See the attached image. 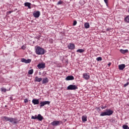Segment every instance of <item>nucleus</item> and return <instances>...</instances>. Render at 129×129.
Segmentation results:
<instances>
[{
    "instance_id": "obj_39",
    "label": "nucleus",
    "mask_w": 129,
    "mask_h": 129,
    "mask_svg": "<svg viewBox=\"0 0 129 129\" xmlns=\"http://www.w3.org/2000/svg\"><path fill=\"white\" fill-rule=\"evenodd\" d=\"M128 81H129V79H128Z\"/></svg>"
},
{
    "instance_id": "obj_33",
    "label": "nucleus",
    "mask_w": 129,
    "mask_h": 129,
    "mask_svg": "<svg viewBox=\"0 0 129 129\" xmlns=\"http://www.w3.org/2000/svg\"><path fill=\"white\" fill-rule=\"evenodd\" d=\"M101 108H102V109H104L106 108V106H102Z\"/></svg>"
},
{
    "instance_id": "obj_26",
    "label": "nucleus",
    "mask_w": 129,
    "mask_h": 129,
    "mask_svg": "<svg viewBox=\"0 0 129 129\" xmlns=\"http://www.w3.org/2000/svg\"><path fill=\"white\" fill-rule=\"evenodd\" d=\"M122 127L124 129H129V127L127 126V125H123Z\"/></svg>"
},
{
    "instance_id": "obj_7",
    "label": "nucleus",
    "mask_w": 129,
    "mask_h": 129,
    "mask_svg": "<svg viewBox=\"0 0 129 129\" xmlns=\"http://www.w3.org/2000/svg\"><path fill=\"white\" fill-rule=\"evenodd\" d=\"M31 61L32 59H26L24 58L21 59V62H22L23 63H26V64H29V63H31Z\"/></svg>"
},
{
    "instance_id": "obj_4",
    "label": "nucleus",
    "mask_w": 129,
    "mask_h": 129,
    "mask_svg": "<svg viewBox=\"0 0 129 129\" xmlns=\"http://www.w3.org/2000/svg\"><path fill=\"white\" fill-rule=\"evenodd\" d=\"M32 119H38L40 121H42V119H44V117L40 114H38L37 116L35 115V116H32Z\"/></svg>"
},
{
    "instance_id": "obj_21",
    "label": "nucleus",
    "mask_w": 129,
    "mask_h": 129,
    "mask_svg": "<svg viewBox=\"0 0 129 129\" xmlns=\"http://www.w3.org/2000/svg\"><path fill=\"white\" fill-rule=\"evenodd\" d=\"M124 21L126 23H129V15L124 18Z\"/></svg>"
},
{
    "instance_id": "obj_13",
    "label": "nucleus",
    "mask_w": 129,
    "mask_h": 129,
    "mask_svg": "<svg viewBox=\"0 0 129 129\" xmlns=\"http://www.w3.org/2000/svg\"><path fill=\"white\" fill-rule=\"evenodd\" d=\"M32 103L34 104V105H38L39 103H40V102L39 101V99H34L32 101Z\"/></svg>"
},
{
    "instance_id": "obj_11",
    "label": "nucleus",
    "mask_w": 129,
    "mask_h": 129,
    "mask_svg": "<svg viewBox=\"0 0 129 129\" xmlns=\"http://www.w3.org/2000/svg\"><path fill=\"white\" fill-rule=\"evenodd\" d=\"M83 78L86 80H88L90 78V76H89V74L88 73H84L83 74Z\"/></svg>"
},
{
    "instance_id": "obj_20",
    "label": "nucleus",
    "mask_w": 129,
    "mask_h": 129,
    "mask_svg": "<svg viewBox=\"0 0 129 129\" xmlns=\"http://www.w3.org/2000/svg\"><path fill=\"white\" fill-rule=\"evenodd\" d=\"M120 52H121L122 53V54H125V53H127V52H128V50L127 49H120Z\"/></svg>"
},
{
    "instance_id": "obj_5",
    "label": "nucleus",
    "mask_w": 129,
    "mask_h": 129,
    "mask_svg": "<svg viewBox=\"0 0 129 129\" xmlns=\"http://www.w3.org/2000/svg\"><path fill=\"white\" fill-rule=\"evenodd\" d=\"M78 87L75 85H70L67 87L68 90H76Z\"/></svg>"
},
{
    "instance_id": "obj_31",
    "label": "nucleus",
    "mask_w": 129,
    "mask_h": 129,
    "mask_svg": "<svg viewBox=\"0 0 129 129\" xmlns=\"http://www.w3.org/2000/svg\"><path fill=\"white\" fill-rule=\"evenodd\" d=\"M104 1L106 5H107V4L108 3V0H104Z\"/></svg>"
},
{
    "instance_id": "obj_35",
    "label": "nucleus",
    "mask_w": 129,
    "mask_h": 129,
    "mask_svg": "<svg viewBox=\"0 0 129 129\" xmlns=\"http://www.w3.org/2000/svg\"><path fill=\"white\" fill-rule=\"evenodd\" d=\"M10 100H13V97H10Z\"/></svg>"
},
{
    "instance_id": "obj_23",
    "label": "nucleus",
    "mask_w": 129,
    "mask_h": 129,
    "mask_svg": "<svg viewBox=\"0 0 129 129\" xmlns=\"http://www.w3.org/2000/svg\"><path fill=\"white\" fill-rule=\"evenodd\" d=\"M28 73V74H30V75H32V74H33V73H34V70L31 69V70H29Z\"/></svg>"
},
{
    "instance_id": "obj_38",
    "label": "nucleus",
    "mask_w": 129,
    "mask_h": 129,
    "mask_svg": "<svg viewBox=\"0 0 129 129\" xmlns=\"http://www.w3.org/2000/svg\"><path fill=\"white\" fill-rule=\"evenodd\" d=\"M107 31H109V30L108 29H107Z\"/></svg>"
},
{
    "instance_id": "obj_2",
    "label": "nucleus",
    "mask_w": 129,
    "mask_h": 129,
    "mask_svg": "<svg viewBox=\"0 0 129 129\" xmlns=\"http://www.w3.org/2000/svg\"><path fill=\"white\" fill-rule=\"evenodd\" d=\"M113 113V111L110 110V109H106V111L105 112H102L100 114V116H105V115H111Z\"/></svg>"
},
{
    "instance_id": "obj_9",
    "label": "nucleus",
    "mask_w": 129,
    "mask_h": 129,
    "mask_svg": "<svg viewBox=\"0 0 129 129\" xmlns=\"http://www.w3.org/2000/svg\"><path fill=\"white\" fill-rule=\"evenodd\" d=\"M68 47L69 50H74L75 49V45L74 43H70L69 45H68Z\"/></svg>"
},
{
    "instance_id": "obj_16",
    "label": "nucleus",
    "mask_w": 129,
    "mask_h": 129,
    "mask_svg": "<svg viewBox=\"0 0 129 129\" xmlns=\"http://www.w3.org/2000/svg\"><path fill=\"white\" fill-rule=\"evenodd\" d=\"M119 70H123L124 68H125V65L124 64H121L118 66Z\"/></svg>"
},
{
    "instance_id": "obj_12",
    "label": "nucleus",
    "mask_w": 129,
    "mask_h": 129,
    "mask_svg": "<svg viewBox=\"0 0 129 129\" xmlns=\"http://www.w3.org/2000/svg\"><path fill=\"white\" fill-rule=\"evenodd\" d=\"M37 67L39 69H44L45 67V63H39L37 65Z\"/></svg>"
},
{
    "instance_id": "obj_22",
    "label": "nucleus",
    "mask_w": 129,
    "mask_h": 129,
    "mask_svg": "<svg viewBox=\"0 0 129 129\" xmlns=\"http://www.w3.org/2000/svg\"><path fill=\"white\" fill-rule=\"evenodd\" d=\"M82 121L85 122L87 121V117L85 116H83L82 117Z\"/></svg>"
},
{
    "instance_id": "obj_1",
    "label": "nucleus",
    "mask_w": 129,
    "mask_h": 129,
    "mask_svg": "<svg viewBox=\"0 0 129 129\" xmlns=\"http://www.w3.org/2000/svg\"><path fill=\"white\" fill-rule=\"evenodd\" d=\"M3 120H6V121H9V122H12L13 124H18L19 123V120L17 118L9 117L7 116L3 117Z\"/></svg>"
},
{
    "instance_id": "obj_15",
    "label": "nucleus",
    "mask_w": 129,
    "mask_h": 129,
    "mask_svg": "<svg viewBox=\"0 0 129 129\" xmlns=\"http://www.w3.org/2000/svg\"><path fill=\"white\" fill-rule=\"evenodd\" d=\"M66 80H74V77L73 76H69L66 78Z\"/></svg>"
},
{
    "instance_id": "obj_28",
    "label": "nucleus",
    "mask_w": 129,
    "mask_h": 129,
    "mask_svg": "<svg viewBox=\"0 0 129 129\" xmlns=\"http://www.w3.org/2000/svg\"><path fill=\"white\" fill-rule=\"evenodd\" d=\"M1 90H2V91H3L4 92H7L6 89L1 88Z\"/></svg>"
},
{
    "instance_id": "obj_14",
    "label": "nucleus",
    "mask_w": 129,
    "mask_h": 129,
    "mask_svg": "<svg viewBox=\"0 0 129 129\" xmlns=\"http://www.w3.org/2000/svg\"><path fill=\"white\" fill-rule=\"evenodd\" d=\"M49 82L48 78H43L42 80V84H47Z\"/></svg>"
},
{
    "instance_id": "obj_24",
    "label": "nucleus",
    "mask_w": 129,
    "mask_h": 129,
    "mask_svg": "<svg viewBox=\"0 0 129 129\" xmlns=\"http://www.w3.org/2000/svg\"><path fill=\"white\" fill-rule=\"evenodd\" d=\"M77 52L79 53H83V52H84V50L83 49H79L77 50Z\"/></svg>"
},
{
    "instance_id": "obj_6",
    "label": "nucleus",
    "mask_w": 129,
    "mask_h": 129,
    "mask_svg": "<svg viewBox=\"0 0 129 129\" xmlns=\"http://www.w3.org/2000/svg\"><path fill=\"white\" fill-rule=\"evenodd\" d=\"M50 103V102L49 101H42L40 103V107H43V106H45L46 104H47V105H49Z\"/></svg>"
},
{
    "instance_id": "obj_25",
    "label": "nucleus",
    "mask_w": 129,
    "mask_h": 129,
    "mask_svg": "<svg viewBox=\"0 0 129 129\" xmlns=\"http://www.w3.org/2000/svg\"><path fill=\"white\" fill-rule=\"evenodd\" d=\"M97 61H102V57H98L96 58Z\"/></svg>"
},
{
    "instance_id": "obj_10",
    "label": "nucleus",
    "mask_w": 129,
    "mask_h": 129,
    "mask_svg": "<svg viewBox=\"0 0 129 129\" xmlns=\"http://www.w3.org/2000/svg\"><path fill=\"white\" fill-rule=\"evenodd\" d=\"M40 11H34L33 13V16L34 18H39V17H40Z\"/></svg>"
},
{
    "instance_id": "obj_29",
    "label": "nucleus",
    "mask_w": 129,
    "mask_h": 129,
    "mask_svg": "<svg viewBox=\"0 0 129 129\" xmlns=\"http://www.w3.org/2000/svg\"><path fill=\"white\" fill-rule=\"evenodd\" d=\"M129 83L127 82L126 84H124V87H126V86H127V85H128Z\"/></svg>"
},
{
    "instance_id": "obj_32",
    "label": "nucleus",
    "mask_w": 129,
    "mask_h": 129,
    "mask_svg": "<svg viewBox=\"0 0 129 129\" xmlns=\"http://www.w3.org/2000/svg\"><path fill=\"white\" fill-rule=\"evenodd\" d=\"M57 5H62V2H61V1H59V2L57 3Z\"/></svg>"
},
{
    "instance_id": "obj_19",
    "label": "nucleus",
    "mask_w": 129,
    "mask_h": 129,
    "mask_svg": "<svg viewBox=\"0 0 129 129\" xmlns=\"http://www.w3.org/2000/svg\"><path fill=\"white\" fill-rule=\"evenodd\" d=\"M84 27L85 29H89L90 25H89V23H85L84 24Z\"/></svg>"
},
{
    "instance_id": "obj_27",
    "label": "nucleus",
    "mask_w": 129,
    "mask_h": 129,
    "mask_svg": "<svg viewBox=\"0 0 129 129\" xmlns=\"http://www.w3.org/2000/svg\"><path fill=\"white\" fill-rule=\"evenodd\" d=\"M73 26H76L77 25V21L76 20H75L73 22Z\"/></svg>"
},
{
    "instance_id": "obj_8",
    "label": "nucleus",
    "mask_w": 129,
    "mask_h": 129,
    "mask_svg": "<svg viewBox=\"0 0 129 129\" xmlns=\"http://www.w3.org/2000/svg\"><path fill=\"white\" fill-rule=\"evenodd\" d=\"M51 125L57 126L60 124V121L54 120L51 123Z\"/></svg>"
},
{
    "instance_id": "obj_18",
    "label": "nucleus",
    "mask_w": 129,
    "mask_h": 129,
    "mask_svg": "<svg viewBox=\"0 0 129 129\" xmlns=\"http://www.w3.org/2000/svg\"><path fill=\"white\" fill-rule=\"evenodd\" d=\"M24 5L25 7H28V9H31V3L26 2Z\"/></svg>"
},
{
    "instance_id": "obj_17",
    "label": "nucleus",
    "mask_w": 129,
    "mask_h": 129,
    "mask_svg": "<svg viewBox=\"0 0 129 129\" xmlns=\"http://www.w3.org/2000/svg\"><path fill=\"white\" fill-rule=\"evenodd\" d=\"M42 78H39L38 77H35V81H36V82H41V81H42Z\"/></svg>"
},
{
    "instance_id": "obj_30",
    "label": "nucleus",
    "mask_w": 129,
    "mask_h": 129,
    "mask_svg": "<svg viewBox=\"0 0 129 129\" xmlns=\"http://www.w3.org/2000/svg\"><path fill=\"white\" fill-rule=\"evenodd\" d=\"M24 102H25V103H27L29 102V100H28V99H25L24 100Z\"/></svg>"
},
{
    "instance_id": "obj_37",
    "label": "nucleus",
    "mask_w": 129,
    "mask_h": 129,
    "mask_svg": "<svg viewBox=\"0 0 129 129\" xmlns=\"http://www.w3.org/2000/svg\"><path fill=\"white\" fill-rule=\"evenodd\" d=\"M12 13V11H9V14H11Z\"/></svg>"
},
{
    "instance_id": "obj_3",
    "label": "nucleus",
    "mask_w": 129,
    "mask_h": 129,
    "mask_svg": "<svg viewBox=\"0 0 129 129\" xmlns=\"http://www.w3.org/2000/svg\"><path fill=\"white\" fill-rule=\"evenodd\" d=\"M36 53L37 55H44L45 54V50L44 49L38 46L36 49Z\"/></svg>"
},
{
    "instance_id": "obj_34",
    "label": "nucleus",
    "mask_w": 129,
    "mask_h": 129,
    "mask_svg": "<svg viewBox=\"0 0 129 129\" xmlns=\"http://www.w3.org/2000/svg\"><path fill=\"white\" fill-rule=\"evenodd\" d=\"M21 48H22V49H23V50H25V49H26V47H25L24 46H22Z\"/></svg>"
},
{
    "instance_id": "obj_36",
    "label": "nucleus",
    "mask_w": 129,
    "mask_h": 129,
    "mask_svg": "<svg viewBox=\"0 0 129 129\" xmlns=\"http://www.w3.org/2000/svg\"><path fill=\"white\" fill-rule=\"evenodd\" d=\"M111 65V63L109 62L108 64V66L109 67Z\"/></svg>"
}]
</instances>
